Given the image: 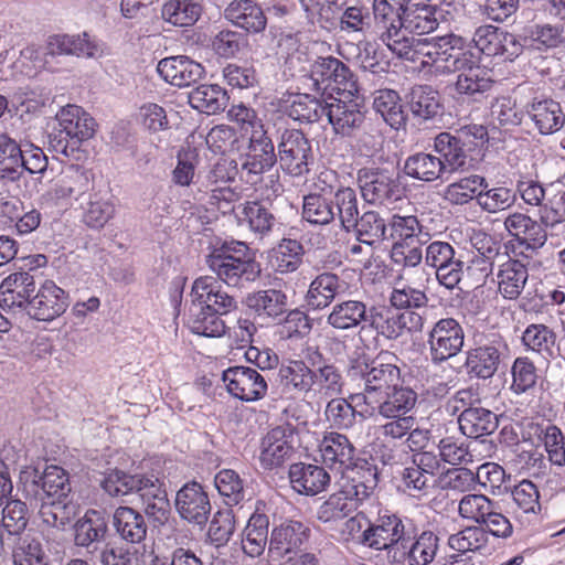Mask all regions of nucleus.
Here are the masks:
<instances>
[{"instance_id": "nucleus-55", "label": "nucleus", "mask_w": 565, "mask_h": 565, "mask_svg": "<svg viewBox=\"0 0 565 565\" xmlns=\"http://www.w3.org/2000/svg\"><path fill=\"white\" fill-rule=\"evenodd\" d=\"M525 117V111L520 107L515 99L510 96L497 97L490 107L491 124L497 128L511 130L521 125Z\"/></svg>"}, {"instance_id": "nucleus-48", "label": "nucleus", "mask_w": 565, "mask_h": 565, "mask_svg": "<svg viewBox=\"0 0 565 565\" xmlns=\"http://www.w3.org/2000/svg\"><path fill=\"white\" fill-rule=\"evenodd\" d=\"M269 519L264 513H253L243 531L242 550L245 555L259 557L267 545Z\"/></svg>"}, {"instance_id": "nucleus-23", "label": "nucleus", "mask_w": 565, "mask_h": 565, "mask_svg": "<svg viewBox=\"0 0 565 565\" xmlns=\"http://www.w3.org/2000/svg\"><path fill=\"white\" fill-rule=\"evenodd\" d=\"M66 292L52 280H45L29 302L28 315L39 321H52L68 306Z\"/></svg>"}, {"instance_id": "nucleus-51", "label": "nucleus", "mask_w": 565, "mask_h": 565, "mask_svg": "<svg viewBox=\"0 0 565 565\" xmlns=\"http://www.w3.org/2000/svg\"><path fill=\"white\" fill-rule=\"evenodd\" d=\"M373 108L393 129L398 130L405 127L407 116L397 92L393 89L377 90L374 96Z\"/></svg>"}, {"instance_id": "nucleus-43", "label": "nucleus", "mask_w": 565, "mask_h": 565, "mask_svg": "<svg viewBox=\"0 0 565 565\" xmlns=\"http://www.w3.org/2000/svg\"><path fill=\"white\" fill-rule=\"evenodd\" d=\"M407 98L409 110L417 119L431 120L443 114L441 96L430 85H415Z\"/></svg>"}, {"instance_id": "nucleus-42", "label": "nucleus", "mask_w": 565, "mask_h": 565, "mask_svg": "<svg viewBox=\"0 0 565 565\" xmlns=\"http://www.w3.org/2000/svg\"><path fill=\"white\" fill-rule=\"evenodd\" d=\"M246 306L256 317L275 320L287 311L288 297L280 289H263L249 294Z\"/></svg>"}, {"instance_id": "nucleus-47", "label": "nucleus", "mask_w": 565, "mask_h": 565, "mask_svg": "<svg viewBox=\"0 0 565 565\" xmlns=\"http://www.w3.org/2000/svg\"><path fill=\"white\" fill-rule=\"evenodd\" d=\"M113 524L117 534L128 543L139 544L146 539L148 525L145 516L130 507L117 508Z\"/></svg>"}, {"instance_id": "nucleus-11", "label": "nucleus", "mask_w": 565, "mask_h": 565, "mask_svg": "<svg viewBox=\"0 0 565 565\" xmlns=\"http://www.w3.org/2000/svg\"><path fill=\"white\" fill-rule=\"evenodd\" d=\"M233 213L238 226L246 227L259 239L270 236L281 225L274 204L268 200L238 203L233 206Z\"/></svg>"}, {"instance_id": "nucleus-44", "label": "nucleus", "mask_w": 565, "mask_h": 565, "mask_svg": "<svg viewBox=\"0 0 565 565\" xmlns=\"http://www.w3.org/2000/svg\"><path fill=\"white\" fill-rule=\"evenodd\" d=\"M526 114L542 135L558 131L565 124V115L559 103L553 99L534 100Z\"/></svg>"}, {"instance_id": "nucleus-3", "label": "nucleus", "mask_w": 565, "mask_h": 565, "mask_svg": "<svg viewBox=\"0 0 565 565\" xmlns=\"http://www.w3.org/2000/svg\"><path fill=\"white\" fill-rule=\"evenodd\" d=\"M388 359L396 356L379 354L375 359H370L369 355L361 354L350 359V374L360 377L364 383V402H376L375 397L399 384V367Z\"/></svg>"}, {"instance_id": "nucleus-13", "label": "nucleus", "mask_w": 565, "mask_h": 565, "mask_svg": "<svg viewBox=\"0 0 565 565\" xmlns=\"http://www.w3.org/2000/svg\"><path fill=\"white\" fill-rule=\"evenodd\" d=\"M369 324L377 334L388 340H395L403 334L404 330L422 331L424 321L414 311L399 312L390 307H371Z\"/></svg>"}, {"instance_id": "nucleus-39", "label": "nucleus", "mask_w": 565, "mask_h": 565, "mask_svg": "<svg viewBox=\"0 0 565 565\" xmlns=\"http://www.w3.org/2000/svg\"><path fill=\"white\" fill-rule=\"evenodd\" d=\"M529 279L527 266L519 259L508 258L499 265L495 274L498 291L504 299L520 297Z\"/></svg>"}, {"instance_id": "nucleus-62", "label": "nucleus", "mask_w": 565, "mask_h": 565, "mask_svg": "<svg viewBox=\"0 0 565 565\" xmlns=\"http://www.w3.org/2000/svg\"><path fill=\"white\" fill-rule=\"evenodd\" d=\"M329 102L320 100L308 94H299L295 97L288 108V115L294 120L313 124L323 116L327 117Z\"/></svg>"}, {"instance_id": "nucleus-58", "label": "nucleus", "mask_w": 565, "mask_h": 565, "mask_svg": "<svg viewBox=\"0 0 565 565\" xmlns=\"http://www.w3.org/2000/svg\"><path fill=\"white\" fill-rule=\"evenodd\" d=\"M388 223L376 211H365L351 225L356 238L367 245L381 242L385 238Z\"/></svg>"}, {"instance_id": "nucleus-25", "label": "nucleus", "mask_w": 565, "mask_h": 565, "mask_svg": "<svg viewBox=\"0 0 565 565\" xmlns=\"http://www.w3.org/2000/svg\"><path fill=\"white\" fill-rule=\"evenodd\" d=\"M460 68L455 83V90L462 99L481 102L493 86V79L489 70L479 64L478 57L473 56L471 63Z\"/></svg>"}, {"instance_id": "nucleus-54", "label": "nucleus", "mask_w": 565, "mask_h": 565, "mask_svg": "<svg viewBox=\"0 0 565 565\" xmlns=\"http://www.w3.org/2000/svg\"><path fill=\"white\" fill-rule=\"evenodd\" d=\"M404 172L407 177L424 182L436 181L445 174L444 166L439 159L426 152L409 156L405 160Z\"/></svg>"}, {"instance_id": "nucleus-27", "label": "nucleus", "mask_w": 565, "mask_h": 565, "mask_svg": "<svg viewBox=\"0 0 565 565\" xmlns=\"http://www.w3.org/2000/svg\"><path fill=\"white\" fill-rule=\"evenodd\" d=\"M190 298L209 306L210 311L215 312L218 317L235 310L237 307L235 297L222 290L216 278L209 276L194 280Z\"/></svg>"}, {"instance_id": "nucleus-61", "label": "nucleus", "mask_w": 565, "mask_h": 565, "mask_svg": "<svg viewBox=\"0 0 565 565\" xmlns=\"http://www.w3.org/2000/svg\"><path fill=\"white\" fill-rule=\"evenodd\" d=\"M12 559L13 565H47L43 544L30 534L14 539Z\"/></svg>"}, {"instance_id": "nucleus-19", "label": "nucleus", "mask_w": 565, "mask_h": 565, "mask_svg": "<svg viewBox=\"0 0 565 565\" xmlns=\"http://www.w3.org/2000/svg\"><path fill=\"white\" fill-rule=\"evenodd\" d=\"M295 439L296 428L290 424L270 429L262 440L259 459L263 467L273 469L288 460L295 449Z\"/></svg>"}, {"instance_id": "nucleus-17", "label": "nucleus", "mask_w": 565, "mask_h": 565, "mask_svg": "<svg viewBox=\"0 0 565 565\" xmlns=\"http://www.w3.org/2000/svg\"><path fill=\"white\" fill-rule=\"evenodd\" d=\"M504 342L499 337L484 339L467 352L465 367L470 377L491 379L499 370Z\"/></svg>"}, {"instance_id": "nucleus-15", "label": "nucleus", "mask_w": 565, "mask_h": 565, "mask_svg": "<svg viewBox=\"0 0 565 565\" xmlns=\"http://www.w3.org/2000/svg\"><path fill=\"white\" fill-rule=\"evenodd\" d=\"M227 392L243 402H256L267 394L268 384L265 377L249 366H232L222 374Z\"/></svg>"}, {"instance_id": "nucleus-52", "label": "nucleus", "mask_w": 565, "mask_h": 565, "mask_svg": "<svg viewBox=\"0 0 565 565\" xmlns=\"http://www.w3.org/2000/svg\"><path fill=\"white\" fill-rule=\"evenodd\" d=\"M0 525L7 541L23 536L29 524V509L20 499L8 500L2 504Z\"/></svg>"}, {"instance_id": "nucleus-40", "label": "nucleus", "mask_w": 565, "mask_h": 565, "mask_svg": "<svg viewBox=\"0 0 565 565\" xmlns=\"http://www.w3.org/2000/svg\"><path fill=\"white\" fill-rule=\"evenodd\" d=\"M434 150L438 154L437 159L444 166L445 173L463 171L468 167V154L465 150L462 140L444 131L434 138Z\"/></svg>"}, {"instance_id": "nucleus-63", "label": "nucleus", "mask_w": 565, "mask_h": 565, "mask_svg": "<svg viewBox=\"0 0 565 565\" xmlns=\"http://www.w3.org/2000/svg\"><path fill=\"white\" fill-rule=\"evenodd\" d=\"M303 245L291 238H282L274 248L275 269L280 274L296 271L302 264Z\"/></svg>"}, {"instance_id": "nucleus-33", "label": "nucleus", "mask_w": 565, "mask_h": 565, "mask_svg": "<svg viewBox=\"0 0 565 565\" xmlns=\"http://www.w3.org/2000/svg\"><path fill=\"white\" fill-rule=\"evenodd\" d=\"M183 324L193 334L206 338H220L225 334L226 326L221 317L210 311L209 306L191 299L183 317Z\"/></svg>"}, {"instance_id": "nucleus-21", "label": "nucleus", "mask_w": 565, "mask_h": 565, "mask_svg": "<svg viewBox=\"0 0 565 565\" xmlns=\"http://www.w3.org/2000/svg\"><path fill=\"white\" fill-rule=\"evenodd\" d=\"M438 550L439 537L435 532L427 530L417 534L415 530L412 540L392 553V564L407 562L408 565H428L435 559Z\"/></svg>"}, {"instance_id": "nucleus-16", "label": "nucleus", "mask_w": 565, "mask_h": 565, "mask_svg": "<svg viewBox=\"0 0 565 565\" xmlns=\"http://www.w3.org/2000/svg\"><path fill=\"white\" fill-rule=\"evenodd\" d=\"M310 527L300 521L288 520L271 531L268 556L274 561L291 557L308 543Z\"/></svg>"}, {"instance_id": "nucleus-28", "label": "nucleus", "mask_w": 565, "mask_h": 565, "mask_svg": "<svg viewBox=\"0 0 565 565\" xmlns=\"http://www.w3.org/2000/svg\"><path fill=\"white\" fill-rule=\"evenodd\" d=\"M210 512L209 497L200 483L192 481L179 489V516L201 530Z\"/></svg>"}, {"instance_id": "nucleus-14", "label": "nucleus", "mask_w": 565, "mask_h": 565, "mask_svg": "<svg viewBox=\"0 0 565 565\" xmlns=\"http://www.w3.org/2000/svg\"><path fill=\"white\" fill-rule=\"evenodd\" d=\"M463 330L456 319L438 320L427 338L431 361L441 363L457 355L463 347Z\"/></svg>"}, {"instance_id": "nucleus-12", "label": "nucleus", "mask_w": 565, "mask_h": 565, "mask_svg": "<svg viewBox=\"0 0 565 565\" xmlns=\"http://www.w3.org/2000/svg\"><path fill=\"white\" fill-rule=\"evenodd\" d=\"M425 263L436 269L437 280L447 289L458 287L465 276L461 255L447 242H431L425 249Z\"/></svg>"}, {"instance_id": "nucleus-31", "label": "nucleus", "mask_w": 565, "mask_h": 565, "mask_svg": "<svg viewBox=\"0 0 565 565\" xmlns=\"http://www.w3.org/2000/svg\"><path fill=\"white\" fill-rule=\"evenodd\" d=\"M440 10L430 3H409L403 7L401 23L397 25L404 36L407 33L427 34L435 31L439 24Z\"/></svg>"}, {"instance_id": "nucleus-46", "label": "nucleus", "mask_w": 565, "mask_h": 565, "mask_svg": "<svg viewBox=\"0 0 565 565\" xmlns=\"http://www.w3.org/2000/svg\"><path fill=\"white\" fill-rule=\"evenodd\" d=\"M500 256V245L491 238L484 241L463 270L472 286L484 285L487 278L492 274L494 260Z\"/></svg>"}, {"instance_id": "nucleus-6", "label": "nucleus", "mask_w": 565, "mask_h": 565, "mask_svg": "<svg viewBox=\"0 0 565 565\" xmlns=\"http://www.w3.org/2000/svg\"><path fill=\"white\" fill-rule=\"evenodd\" d=\"M277 162L281 170L292 177H302L310 171L315 157L310 140L299 129H285L277 143Z\"/></svg>"}, {"instance_id": "nucleus-1", "label": "nucleus", "mask_w": 565, "mask_h": 565, "mask_svg": "<svg viewBox=\"0 0 565 565\" xmlns=\"http://www.w3.org/2000/svg\"><path fill=\"white\" fill-rule=\"evenodd\" d=\"M206 262L217 279L231 287H245L262 274L255 253L241 241L224 242L213 249Z\"/></svg>"}, {"instance_id": "nucleus-45", "label": "nucleus", "mask_w": 565, "mask_h": 565, "mask_svg": "<svg viewBox=\"0 0 565 565\" xmlns=\"http://www.w3.org/2000/svg\"><path fill=\"white\" fill-rule=\"evenodd\" d=\"M107 521L103 512L97 510H87L84 516L74 525V541L77 546H95V552L99 548L97 544L107 533Z\"/></svg>"}, {"instance_id": "nucleus-5", "label": "nucleus", "mask_w": 565, "mask_h": 565, "mask_svg": "<svg viewBox=\"0 0 565 565\" xmlns=\"http://www.w3.org/2000/svg\"><path fill=\"white\" fill-rule=\"evenodd\" d=\"M310 76L318 90L335 92L347 97L359 93L356 76L342 61L333 56H319L310 67Z\"/></svg>"}, {"instance_id": "nucleus-22", "label": "nucleus", "mask_w": 565, "mask_h": 565, "mask_svg": "<svg viewBox=\"0 0 565 565\" xmlns=\"http://www.w3.org/2000/svg\"><path fill=\"white\" fill-rule=\"evenodd\" d=\"M405 0H374V32L391 51L404 36L398 29Z\"/></svg>"}, {"instance_id": "nucleus-49", "label": "nucleus", "mask_w": 565, "mask_h": 565, "mask_svg": "<svg viewBox=\"0 0 565 565\" xmlns=\"http://www.w3.org/2000/svg\"><path fill=\"white\" fill-rule=\"evenodd\" d=\"M465 40L455 34L441 36V45L439 55V72L455 73L472 62L476 56L471 51L465 50Z\"/></svg>"}, {"instance_id": "nucleus-26", "label": "nucleus", "mask_w": 565, "mask_h": 565, "mask_svg": "<svg viewBox=\"0 0 565 565\" xmlns=\"http://www.w3.org/2000/svg\"><path fill=\"white\" fill-rule=\"evenodd\" d=\"M509 236L513 237L520 246L527 249L541 248L547 241V233L542 222L521 212L510 213L503 222Z\"/></svg>"}, {"instance_id": "nucleus-32", "label": "nucleus", "mask_w": 565, "mask_h": 565, "mask_svg": "<svg viewBox=\"0 0 565 565\" xmlns=\"http://www.w3.org/2000/svg\"><path fill=\"white\" fill-rule=\"evenodd\" d=\"M224 19L247 33L258 34L267 26V17L254 0H232L224 9Z\"/></svg>"}, {"instance_id": "nucleus-36", "label": "nucleus", "mask_w": 565, "mask_h": 565, "mask_svg": "<svg viewBox=\"0 0 565 565\" xmlns=\"http://www.w3.org/2000/svg\"><path fill=\"white\" fill-rule=\"evenodd\" d=\"M348 289L347 282L337 274L324 271L318 275L309 285L306 295L307 305L313 309H324Z\"/></svg>"}, {"instance_id": "nucleus-10", "label": "nucleus", "mask_w": 565, "mask_h": 565, "mask_svg": "<svg viewBox=\"0 0 565 565\" xmlns=\"http://www.w3.org/2000/svg\"><path fill=\"white\" fill-rule=\"evenodd\" d=\"M356 182L363 200L369 204L382 205L397 200L401 184L394 172L377 167H364L358 171Z\"/></svg>"}, {"instance_id": "nucleus-53", "label": "nucleus", "mask_w": 565, "mask_h": 565, "mask_svg": "<svg viewBox=\"0 0 565 565\" xmlns=\"http://www.w3.org/2000/svg\"><path fill=\"white\" fill-rule=\"evenodd\" d=\"M312 369L303 361L294 360L278 370V382L287 391L308 394L312 390Z\"/></svg>"}, {"instance_id": "nucleus-60", "label": "nucleus", "mask_w": 565, "mask_h": 565, "mask_svg": "<svg viewBox=\"0 0 565 565\" xmlns=\"http://www.w3.org/2000/svg\"><path fill=\"white\" fill-rule=\"evenodd\" d=\"M302 218L312 225H328L335 220L333 202L321 193L303 196Z\"/></svg>"}, {"instance_id": "nucleus-50", "label": "nucleus", "mask_w": 565, "mask_h": 565, "mask_svg": "<svg viewBox=\"0 0 565 565\" xmlns=\"http://www.w3.org/2000/svg\"><path fill=\"white\" fill-rule=\"evenodd\" d=\"M22 145L8 134L0 135V180L15 182L22 178Z\"/></svg>"}, {"instance_id": "nucleus-37", "label": "nucleus", "mask_w": 565, "mask_h": 565, "mask_svg": "<svg viewBox=\"0 0 565 565\" xmlns=\"http://www.w3.org/2000/svg\"><path fill=\"white\" fill-rule=\"evenodd\" d=\"M181 100L199 113L214 115L225 109L228 96L226 90L218 85H200L179 92V103Z\"/></svg>"}, {"instance_id": "nucleus-18", "label": "nucleus", "mask_w": 565, "mask_h": 565, "mask_svg": "<svg viewBox=\"0 0 565 565\" xmlns=\"http://www.w3.org/2000/svg\"><path fill=\"white\" fill-rule=\"evenodd\" d=\"M277 163V153L274 142L265 129L257 134H249L246 152L242 157V171L254 181V177H259L269 171Z\"/></svg>"}, {"instance_id": "nucleus-38", "label": "nucleus", "mask_w": 565, "mask_h": 565, "mask_svg": "<svg viewBox=\"0 0 565 565\" xmlns=\"http://www.w3.org/2000/svg\"><path fill=\"white\" fill-rule=\"evenodd\" d=\"M377 402H365L372 409H377L379 414L385 418H395L405 416L416 404L417 394L409 387L399 386L375 397Z\"/></svg>"}, {"instance_id": "nucleus-2", "label": "nucleus", "mask_w": 565, "mask_h": 565, "mask_svg": "<svg viewBox=\"0 0 565 565\" xmlns=\"http://www.w3.org/2000/svg\"><path fill=\"white\" fill-rule=\"evenodd\" d=\"M147 515L162 529L159 530V536L154 544L158 552L157 558L170 561L175 565L177 559V535L174 529L166 526L171 513V505L167 492L154 481L145 479L138 493Z\"/></svg>"}, {"instance_id": "nucleus-56", "label": "nucleus", "mask_w": 565, "mask_h": 565, "mask_svg": "<svg viewBox=\"0 0 565 565\" xmlns=\"http://www.w3.org/2000/svg\"><path fill=\"white\" fill-rule=\"evenodd\" d=\"M83 210V221L86 225L94 228L103 227L114 215L115 207L113 203L102 195L100 192H92L79 203Z\"/></svg>"}, {"instance_id": "nucleus-8", "label": "nucleus", "mask_w": 565, "mask_h": 565, "mask_svg": "<svg viewBox=\"0 0 565 565\" xmlns=\"http://www.w3.org/2000/svg\"><path fill=\"white\" fill-rule=\"evenodd\" d=\"M343 98H333L328 104L327 118L334 135L354 137L366 122L367 108L359 93Z\"/></svg>"}, {"instance_id": "nucleus-29", "label": "nucleus", "mask_w": 565, "mask_h": 565, "mask_svg": "<svg viewBox=\"0 0 565 565\" xmlns=\"http://www.w3.org/2000/svg\"><path fill=\"white\" fill-rule=\"evenodd\" d=\"M34 276L29 271L9 275L0 285V307L2 309L25 308L35 291Z\"/></svg>"}, {"instance_id": "nucleus-4", "label": "nucleus", "mask_w": 565, "mask_h": 565, "mask_svg": "<svg viewBox=\"0 0 565 565\" xmlns=\"http://www.w3.org/2000/svg\"><path fill=\"white\" fill-rule=\"evenodd\" d=\"M415 534V525L409 519H401L395 514L382 515L377 523L367 525L359 536V542L379 551L386 552V558L392 564V553L411 541Z\"/></svg>"}, {"instance_id": "nucleus-34", "label": "nucleus", "mask_w": 565, "mask_h": 565, "mask_svg": "<svg viewBox=\"0 0 565 565\" xmlns=\"http://www.w3.org/2000/svg\"><path fill=\"white\" fill-rule=\"evenodd\" d=\"M292 488L301 494L316 495L330 484L331 477L322 467L313 463L297 462L289 468Z\"/></svg>"}, {"instance_id": "nucleus-30", "label": "nucleus", "mask_w": 565, "mask_h": 565, "mask_svg": "<svg viewBox=\"0 0 565 565\" xmlns=\"http://www.w3.org/2000/svg\"><path fill=\"white\" fill-rule=\"evenodd\" d=\"M94 192V174L90 170L68 164L60 173L55 195L60 199L74 198L78 203Z\"/></svg>"}, {"instance_id": "nucleus-64", "label": "nucleus", "mask_w": 565, "mask_h": 565, "mask_svg": "<svg viewBox=\"0 0 565 565\" xmlns=\"http://www.w3.org/2000/svg\"><path fill=\"white\" fill-rule=\"evenodd\" d=\"M102 565H146L143 554L137 548H129L114 542L105 543L96 554Z\"/></svg>"}, {"instance_id": "nucleus-24", "label": "nucleus", "mask_w": 565, "mask_h": 565, "mask_svg": "<svg viewBox=\"0 0 565 565\" xmlns=\"http://www.w3.org/2000/svg\"><path fill=\"white\" fill-rule=\"evenodd\" d=\"M441 49V36L429 39L403 36L392 50V53L399 58L419 63L423 67L435 66L436 71H438Z\"/></svg>"}, {"instance_id": "nucleus-57", "label": "nucleus", "mask_w": 565, "mask_h": 565, "mask_svg": "<svg viewBox=\"0 0 565 565\" xmlns=\"http://www.w3.org/2000/svg\"><path fill=\"white\" fill-rule=\"evenodd\" d=\"M311 382V392L322 397H333L342 394L345 384L339 367L331 363H324L313 369Z\"/></svg>"}, {"instance_id": "nucleus-9", "label": "nucleus", "mask_w": 565, "mask_h": 565, "mask_svg": "<svg viewBox=\"0 0 565 565\" xmlns=\"http://www.w3.org/2000/svg\"><path fill=\"white\" fill-rule=\"evenodd\" d=\"M440 469V460L434 451L413 454L401 473L404 490L414 498L426 495L435 487Z\"/></svg>"}, {"instance_id": "nucleus-7", "label": "nucleus", "mask_w": 565, "mask_h": 565, "mask_svg": "<svg viewBox=\"0 0 565 565\" xmlns=\"http://www.w3.org/2000/svg\"><path fill=\"white\" fill-rule=\"evenodd\" d=\"M60 125L57 140L54 148L68 156V151H75L79 145L90 139L95 134V120L86 111L76 105H67L57 114Z\"/></svg>"}, {"instance_id": "nucleus-59", "label": "nucleus", "mask_w": 565, "mask_h": 565, "mask_svg": "<svg viewBox=\"0 0 565 565\" xmlns=\"http://www.w3.org/2000/svg\"><path fill=\"white\" fill-rule=\"evenodd\" d=\"M487 189L488 182L478 174H471L448 184L444 191V199L452 205H465L473 199L477 200L478 189Z\"/></svg>"}, {"instance_id": "nucleus-35", "label": "nucleus", "mask_w": 565, "mask_h": 565, "mask_svg": "<svg viewBox=\"0 0 565 565\" xmlns=\"http://www.w3.org/2000/svg\"><path fill=\"white\" fill-rule=\"evenodd\" d=\"M370 308L361 300L337 302L327 317V323L338 331L363 330L369 322Z\"/></svg>"}, {"instance_id": "nucleus-41", "label": "nucleus", "mask_w": 565, "mask_h": 565, "mask_svg": "<svg viewBox=\"0 0 565 565\" xmlns=\"http://www.w3.org/2000/svg\"><path fill=\"white\" fill-rule=\"evenodd\" d=\"M458 425L462 435L477 439L494 433L499 426V417L481 406L467 407L458 416Z\"/></svg>"}, {"instance_id": "nucleus-20", "label": "nucleus", "mask_w": 565, "mask_h": 565, "mask_svg": "<svg viewBox=\"0 0 565 565\" xmlns=\"http://www.w3.org/2000/svg\"><path fill=\"white\" fill-rule=\"evenodd\" d=\"M319 452L322 462L342 476L355 466V460H358L353 443L345 435L337 431L327 433L323 436L319 443Z\"/></svg>"}]
</instances>
